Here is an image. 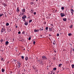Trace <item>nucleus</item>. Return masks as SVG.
Returning a JSON list of instances; mask_svg holds the SVG:
<instances>
[{
    "mask_svg": "<svg viewBox=\"0 0 74 74\" xmlns=\"http://www.w3.org/2000/svg\"><path fill=\"white\" fill-rule=\"evenodd\" d=\"M42 58L43 60H47V59H48V58H47V57H45V56H42Z\"/></svg>",
    "mask_w": 74,
    "mask_h": 74,
    "instance_id": "nucleus-1",
    "label": "nucleus"
},
{
    "mask_svg": "<svg viewBox=\"0 0 74 74\" xmlns=\"http://www.w3.org/2000/svg\"><path fill=\"white\" fill-rule=\"evenodd\" d=\"M53 27H51V28H49V32H52L53 31Z\"/></svg>",
    "mask_w": 74,
    "mask_h": 74,
    "instance_id": "nucleus-2",
    "label": "nucleus"
},
{
    "mask_svg": "<svg viewBox=\"0 0 74 74\" xmlns=\"http://www.w3.org/2000/svg\"><path fill=\"white\" fill-rule=\"evenodd\" d=\"M60 15L61 16V17H63V16H65V14H64V13H61Z\"/></svg>",
    "mask_w": 74,
    "mask_h": 74,
    "instance_id": "nucleus-3",
    "label": "nucleus"
},
{
    "mask_svg": "<svg viewBox=\"0 0 74 74\" xmlns=\"http://www.w3.org/2000/svg\"><path fill=\"white\" fill-rule=\"evenodd\" d=\"M21 66V63L18 62V67L19 68Z\"/></svg>",
    "mask_w": 74,
    "mask_h": 74,
    "instance_id": "nucleus-4",
    "label": "nucleus"
},
{
    "mask_svg": "<svg viewBox=\"0 0 74 74\" xmlns=\"http://www.w3.org/2000/svg\"><path fill=\"white\" fill-rule=\"evenodd\" d=\"M71 13L72 14V15H73V12H74V10H73V9H71Z\"/></svg>",
    "mask_w": 74,
    "mask_h": 74,
    "instance_id": "nucleus-5",
    "label": "nucleus"
},
{
    "mask_svg": "<svg viewBox=\"0 0 74 74\" xmlns=\"http://www.w3.org/2000/svg\"><path fill=\"white\" fill-rule=\"evenodd\" d=\"M2 5H4L5 7H7V4L5 3H2Z\"/></svg>",
    "mask_w": 74,
    "mask_h": 74,
    "instance_id": "nucleus-6",
    "label": "nucleus"
},
{
    "mask_svg": "<svg viewBox=\"0 0 74 74\" xmlns=\"http://www.w3.org/2000/svg\"><path fill=\"white\" fill-rule=\"evenodd\" d=\"M4 31H5V29H4V28H2V29L1 30V33H2V32H4Z\"/></svg>",
    "mask_w": 74,
    "mask_h": 74,
    "instance_id": "nucleus-7",
    "label": "nucleus"
},
{
    "mask_svg": "<svg viewBox=\"0 0 74 74\" xmlns=\"http://www.w3.org/2000/svg\"><path fill=\"white\" fill-rule=\"evenodd\" d=\"M16 11L17 12H19V7H18L17 8V10H16Z\"/></svg>",
    "mask_w": 74,
    "mask_h": 74,
    "instance_id": "nucleus-8",
    "label": "nucleus"
},
{
    "mask_svg": "<svg viewBox=\"0 0 74 74\" xmlns=\"http://www.w3.org/2000/svg\"><path fill=\"white\" fill-rule=\"evenodd\" d=\"M26 18V15H24L22 17V19H23Z\"/></svg>",
    "mask_w": 74,
    "mask_h": 74,
    "instance_id": "nucleus-9",
    "label": "nucleus"
},
{
    "mask_svg": "<svg viewBox=\"0 0 74 74\" xmlns=\"http://www.w3.org/2000/svg\"><path fill=\"white\" fill-rule=\"evenodd\" d=\"M21 11L22 12H25V9H23L22 10H21Z\"/></svg>",
    "mask_w": 74,
    "mask_h": 74,
    "instance_id": "nucleus-10",
    "label": "nucleus"
},
{
    "mask_svg": "<svg viewBox=\"0 0 74 74\" xmlns=\"http://www.w3.org/2000/svg\"><path fill=\"white\" fill-rule=\"evenodd\" d=\"M62 19L63 21H67V18H63Z\"/></svg>",
    "mask_w": 74,
    "mask_h": 74,
    "instance_id": "nucleus-11",
    "label": "nucleus"
},
{
    "mask_svg": "<svg viewBox=\"0 0 74 74\" xmlns=\"http://www.w3.org/2000/svg\"><path fill=\"white\" fill-rule=\"evenodd\" d=\"M8 44H9V42H8V41H7L6 42H5V45H8Z\"/></svg>",
    "mask_w": 74,
    "mask_h": 74,
    "instance_id": "nucleus-12",
    "label": "nucleus"
},
{
    "mask_svg": "<svg viewBox=\"0 0 74 74\" xmlns=\"http://www.w3.org/2000/svg\"><path fill=\"white\" fill-rule=\"evenodd\" d=\"M39 30H40V31H41V30H43V27H40V28L39 29Z\"/></svg>",
    "mask_w": 74,
    "mask_h": 74,
    "instance_id": "nucleus-13",
    "label": "nucleus"
},
{
    "mask_svg": "<svg viewBox=\"0 0 74 74\" xmlns=\"http://www.w3.org/2000/svg\"><path fill=\"white\" fill-rule=\"evenodd\" d=\"M40 62L41 63V64H42V65L44 64V62L42 61V60H41Z\"/></svg>",
    "mask_w": 74,
    "mask_h": 74,
    "instance_id": "nucleus-14",
    "label": "nucleus"
},
{
    "mask_svg": "<svg viewBox=\"0 0 74 74\" xmlns=\"http://www.w3.org/2000/svg\"><path fill=\"white\" fill-rule=\"evenodd\" d=\"M53 72V71H50L49 72V74H52V73Z\"/></svg>",
    "mask_w": 74,
    "mask_h": 74,
    "instance_id": "nucleus-15",
    "label": "nucleus"
},
{
    "mask_svg": "<svg viewBox=\"0 0 74 74\" xmlns=\"http://www.w3.org/2000/svg\"><path fill=\"white\" fill-rule=\"evenodd\" d=\"M45 29L47 30V31H48V27H47L45 28Z\"/></svg>",
    "mask_w": 74,
    "mask_h": 74,
    "instance_id": "nucleus-16",
    "label": "nucleus"
},
{
    "mask_svg": "<svg viewBox=\"0 0 74 74\" xmlns=\"http://www.w3.org/2000/svg\"><path fill=\"white\" fill-rule=\"evenodd\" d=\"M72 69H74V64H72L71 65Z\"/></svg>",
    "mask_w": 74,
    "mask_h": 74,
    "instance_id": "nucleus-17",
    "label": "nucleus"
},
{
    "mask_svg": "<svg viewBox=\"0 0 74 74\" xmlns=\"http://www.w3.org/2000/svg\"><path fill=\"white\" fill-rule=\"evenodd\" d=\"M25 60H28V58L27 57H26L25 58Z\"/></svg>",
    "mask_w": 74,
    "mask_h": 74,
    "instance_id": "nucleus-18",
    "label": "nucleus"
},
{
    "mask_svg": "<svg viewBox=\"0 0 74 74\" xmlns=\"http://www.w3.org/2000/svg\"><path fill=\"white\" fill-rule=\"evenodd\" d=\"M62 65V64H59L58 65V67H60V66H61Z\"/></svg>",
    "mask_w": 74,
    "mask_h": 74,
    "instance_id": "nucleus-19",
    "label": "nucleus"
},
{
    "mask_svg": "<svg viewBox=\"0 0 74 74\" xmlns=\"http://www.w3.org/2000/svg\"><path fill=\"white\" fill-rule=\"evenodd\" d=\"M71 35H72V34H71V33H69L68 34V36H71Z\"/></svg>",
    "mask_w": 74,
    "mask_h": 74,
    "instance_id": "nucleus-20",
    "label": "nucleus"
},
{
    "mask_svg": "<svg viewBox=\"0 0 74 74\" xmlns=\"http://www.w3.org/2000/svg\"><path fill=\"white\" fill-rule=\"evenodd\" d=\"M25 25H26V26H27V25H28V23H25Z\"/></svg>",
    "mask_w": 74,
    "mask_h": 74,
    "instance_id": "nucleus-21",
    "label": "nucleus"
},
{
    "mask_svg": "<svg viewBox=\"0 0 74 74\" xmlns=\"http://www.w3.org/2000/svg\"><path fill=\"white\" fill-rule=\"evenodd\" d=\"M2 72H4V71H5L4 70V69H2Z\"/></svg>",
    "mask_w": 74,
    "mask_h": 74,
    "instance_id": "nucleus-22",
    "label": "nucleus"
},
{
    "mask_svg": "<svg viewBox=\"0 0 74 74\" xmlns=\"http://www.w3.org/2000/svg\"><path fill=\"white\" fill-rule=\"evenodd\" d=\"M3 15V14H0V17L2 16Z\"/></svg>",
    "mask_w": 74,
    "mask_h": 74,
    "instance_id": "nucleus-23",
    "label": "nucleus"
},
{
    "mask_svg": "<svg viewBox=\"0 0 74 74\" xmlns=\"http://www.w3.org/2000/svg\"><path fill=\"white\" fill-rule=\"evenodd\" d=\"M22 34H25V31L23 32H22Z\"/></svg>",
    "mask_w": 74,
    "mask_h": 74,
    "instance_id": "nucleus-24",
    "label": "nucleus"
},
{
    "mask_svg": "<svg viewBox=\"0 0 74 74\" xmlns=\"http://www.w3.org/2000/svg\"><path fill=\"white\" fill-rule=\"evenodd\" d=\"M70 27V28H71V29H72V28H73V25H71Z\"/></svg>",
    "mask_w": 74,
    "mask_h": 74,
    "instance_id": "nucleus-25",
    "label": "nucleus"
},
{
    "mask_svg": "<svg viewBox=\"0 0 74 74\" xmlns=\"http://www.w3.org/2000/svg\"><path fill=\"white\" fill-rule=\"evenodd\" d=\"M6 26H9V23H6Z\"/></svg>",
    "mask_w": 74,
    "mask_h": 74,
    "instance_id": "nucleus-26",
    "label": "nucleus"
},
{
    "mask_svg": "<svg viewBox=\"0 0 74 74\" xmlns=\"http://www.w3.org/2000/svg\"><path fill=\"white\" fill-rule=\"evenodd\" d=\"M32 22V20H30L29 21V23L30 22Z\"/></svg>",
    "mask_w": 74,
    "mask_h": 74,
    "instance_id": "nucleus-27",
    "label": "nucleus"
},
{
    "mask_svg": "<svg viewBox=\"0 0 74 74\" xmlns=\"http://www.w3.org/2000/svg\"><path fill=\"white\" fill-rule=\"evenodd\" d=\"M1 61H4V58H2L1 59Z\"/></svg>",
    "mask_w": 74,
    "mask_h": 74,
    "instance_id": "nucleus-28",
    "label": "nucleus"
},
{
    "mask_svg": "<svg viewBox=\"0 0 74 74\" xmlns=\"http://www.w3.org/2000/svg\"><path fill=\"white\" fill-rule=\"evenodd\" d=\"M34 4V2H31V5H32V4Z\"/></svg>",
    "mask_w": 74,
    "mask_h": 74,
    "instance_id": "nucleus-29",
    "label": "nucleus"
},
{
    "mask_svg": "<svg viewBox=\"0 0 74 74\" xmlns=\"http://www.w3.org/2000/svg\"><path fill=\"white\" fill-rule=\"evenodd\" d=\"M30 12H31V13H33V10H31Z\"/></svg>",
    "mask_w": 74,
    "mask_h": 74,
    "instance_id": "nucleus-30",
    "label": "nucleus"
},
{
    "mask_svg": "<svg viewBox=\"0 0 74 74\" xmlns=\"http://www.w3.org/2000/svg\"><path fill=\"white\" fill-rule=\"evenodd\" d=\"M0 41L1 42H3V39H1L0 40Z\"/></svg>",
    "mask_w": 74,
    "mask_h": 74,
    "instance_id": "nucleus-31",
    "label": "nucleus"
},
{
    "mask_svg": "<svg viewBox=\"0 0 74 74\" xmlns=\"http://www.w3.org/2000/svg\"><path fill=\"white\" fill-rule=\"evenodd\" d=\"M46 21H44V22H43V24L44 25H45V24H46Z\"/></svg>",
    "mask_w": 74,
    "mask_h": 74,
    "instance_id": "nucleus-32",
    "label": "nucleus"
},
{
    "mask_svg": "<svg viewBox=\"0 0 74 74\" xmlns=\"http://www.w3.org/2000/svg\"><path fill=\"white\" fill-rule=\"evenodd\" d=\"M53 70H56V68H54L53 69Z\"/></svg>",
    "mask_w": 74,
    "mask_h": 74,
    "instance_id": "nucleus-33",
    "label": "nucleus"
},
{
    "mask_svg": "<svg viewBox=\"0 0 74 74\" xmlns=\"http://www.w3.org/2000/svg\"><path fill=\"white\" fill-rule=\"evenodd\" d=\"M21 58L22 59H24V56H21Z\"/></svg>",
    "mask_w": 74,
    "mask_h": 74,
    "instance_id": "nucleus-34",
    "label": "nucleus"
},
{
    "mask_svg": "<svg viewBox=\"0 0 74 74\" xmlns=\"http://www.w3.org/2000/svg\"><path fill=\"white\" fill-rule=\"evenodd\" d=\"M31 40V38L29 37L28 38V40Z\"/></svg>",
    "mask_w": 74,
    "mask_h": 74,
    "instance_id": "nucleus-35",
    "label": "nucleus"
},
{
    "mask_svg": "<svg viewBox=\"0 0 74 74\" xmlns=\"http://www.w3.org/2000/svg\"><path fill=\"white\" fill-rule=\"evenodd\" d=\"M34 32H37V29H34Z\"/></svg>",
    "mask_w": 74,
    "mask_h": 74,
    "instance_id": "nucleus-36",
    "label": "nucleus"
},
{
    "mask_svg": "<svg viewBox=\"0 0 74 74\" xmlns=\"http://www.w3.org/2000/svg\"><path fill=\"white\" fill-rule=\"evenodd\" d=\"M57 37H59V34H57Z\"/></svg>",
    "mask_w": 74,
    "mask_h": 74,
    "instance_id": "nucleus-37",
    "label": "nucleus"
},
{
    "mask_svg": "<svg viewBox=\"0 0 74 74\" xmlns=\"http://www.w3.org/2000/svg\"><path fill=\"white\" fill-rule=\"evenodd\" d=\"M39 29H37L36 30V32H38L39 31Z\"/></svg>",
    "mask_w": 74,
    "mask_h": 74,
    "instance_id": "nucleus-38",
    "label": "nucleus"
},
{
    "mask_svg": "<svg viewBox=\"0 0 74 74\" xmlns=\"http://www.w3.org/2000/svg\"><path fill=\"white\" fill-rule=\"evenodd\" d=\"M61 9L62 10H64V7H62Z\"/></svg>",
    "mask_w": 74,
    "mask_h": 74,
    "instance_id": "nucleus-39",
    "label": "nucleus"
},
{
    "mask_svg": "<svg viewBox=\"0 0 74 74\" xmlns=\"http://www.w3.org/2000/svg\"><path fill=\"white\" fill-rule=\"evenodd\" d=\"M53 45H55L56 44V43L55 42H53Z\"/></svg>",
    "mask_w": 74,
    "mask_h": 74,
    "instance_id": "nucleus-40",
    "label": "nucleus"
},
{
    "mask_svg": "<svg viewBox=\"0 0 74 74\" xmlns=\"http://www.w3.org/2000/svg\"><path fill=\"white\" fill-rule=\"evenodd\" d=\"M18 34H21V32L19 31V32H18Z\"/></svg>",
    "mask_w": 74,
    "mask_h": 74,
    "instance_id": "nucleus-41",
    "label": "nucleus"
},
{
    "mask_svg": "<svg viewBox=\"0 0 74 74\" xmlns=\"http://www.w3.org/2000/svg\"><path fill=\"white\" fill-rule=\"evenodd\" d=\"M33 44H34V45H35V43H36V42L34 41V42H33Z\"/></svg>",
    "mask_w": 74,
    "mask_h": 74,
    "instance_id": "nucleus-42",
    "label": "nucleus"
},
{
    "mask_svg": "<svg viewBox=\"0 0 74 74\" xmlns=\"http://www.w3.org/2000/svg\"><path fill=\"white\" fill-rule=\"evenodd\" d=\"M34 15H36V12H34Z\"/></svg>",
    "mask_w": 74,
    "mask_h": 74,
    "instance_id": "nucleus-43",
    "label": "nucleus"
},
{
    "mask_svg": "<svg viewBox=\"0 0 74 74\" xmlns=\"http://www.w3.org/2000/svg\"><path fill=\"white\" fill-rule=\"evenodd\" d=\"M14 62H16V61H17V60H16L15 59L14 60Z\"/></svg>",
    "mask_w": 74,
    "mask_h": 74,
    "instance_id": "nucleus-44",
    "label": "nucleus"
},
{
    "mask_svg": "<svg viewBox=\"0 0 74 74\" xmlns=\"http://www.w3.org/2000/svg\"><path fill=\"white\" fill-rule=\"evenodd\" d=\"M51 26H53V24H51Z\"/></svg>",
    "mask_w": 74,
    "mask_h": 74,
    "instance_id": "nucleus-45",
    "label": "nucleus"
},
{
    "mask_svg": "<svg viewBox=\"0 0 74 74\" xmlns=\"http://www.w3.org/2000/svg\"><path fill=\"white\" fill-rule=\"evenodd\" d=\"M23 14H24V13L23 12V13H22L21 14L22 15H23Z\"/></svg>",
    "mask_w": 74,
    "mask_h": 74,
    "instance_id": "nucleus-46",
    "label": "nucleus"
},
{
    "mask_svg": "<svg viewBox=\"0 0 74 74\" xmlns=\"http://www.w3.org/2000/svg\"><path fill=\"white\" fill-rule=\"evenodd\" d=\"M14 40H15V39H14V38H13V42H14Z\"/></svg>",
    "mask_w": 74,
    "mask_h": 74,
    "instance_id": "nucleus-47",
    "label": "nucleus"
},
{
    "mask_svg": "<svg viewBox=\"0 0 74 74\" xmlns=\"http://www.w3.org/2000/svg\"><path fill=\"white\" fill-rule=\"evenodd\" d=\"M49 16H51V14H49Z\"/></svg>",
    "mask_w": 74,
    "mask_h": 74,
    "instance_id": "nucleus-48",
    "label": "nucleus"
},
{
    "mask_svg": "<svg viewBox=\"0 0 74 74\" xmlns=\"http://www.w3.org/2000/svg\"><path fill=\"white\" fill-rule=\"evenodd\" d=\"M16 28H18V26L17 25L16 26Z\"/></svg>",
    "mask_w": 74,
    "mask_h": 74,
    "instance_id": "nucleus-49",
    "label": "nucleus"
},
{
    "mask_svg": "<svg viewBox=\"0 0 74 74\" xmlns=\"http://www.w3.org/2000/svg\"><path fill=\"white\" fill-rule=\"evenodd\" d=\"M23 19V21H26V20H25V19Z\"/></svg>",
    "mask_w": 74,
    "mask_h": 74,
    "instance_id": "nucleus-50",
    "label": "nucleus"
},
{
    "mask_svg": "<svg viewBox=\"0 0 74 74\" xmlns=\"http://www.w3.org/2000/svg\"><path fill=\"white\" fill-rule=\"evenodd\" d=\"M49 37H51V35H50V34H49Z\"/></svg>",
    "mask_w": 74,
    "mask_h": 74,
    "instance_id": "nucleus-51",
    "label": "nucleus"
},
{
    "mask_svg": "<svg viewBox=\"0 0 74 74\" xmlns=\"http://www.w3.org/2000/svg\"><path fill=\"white\" fill-rule=\"evenodd\" d=\"M53 42H55V40H54Z\"/></svg>",
    "mask_w": 74,
    "mask_h": 74,
    "instance_id": "nucleus-52",
    "label": "nucleus"
},
{
    "mask_svg": "<svg viewBox=\"0 0 74 74\" xmlns=\"http://www.w3.org/2000/svg\"><path fill=\"white\" fill-rule=\"evenodd\" d=\"M63 34L62 33H61L60 34Z\"/></svg>",
    "mask_w": 74,
    "mask_h": 74,
    "instance_id": "nucleus-53",
    "label": "nucleus"
},
{
    "mask_svg": "<svg viewBox=\"0 0 74 74\" xmlns=\"http://www.w3.org/2000/svg\"><path fill=\"white\" fill-rule=\"evenodd\" d=\"M22 74H25V73H22Z\"/></svg>",
    "mask_w": 74,
    "mask_h": 74,
    "instance_id": "nucleus-54",
    "label": "nucleus"
},
{
    "mask_svg": "<svg viewBox=\"0 0 74 74\" xmlns=\"http://www.w3.org/2000/svg\"><path fill=\"white\" fill-rule=\"evenodd\" d=\"M30 18V17H28L27 18Z\"/></svg>",
    "mask_w": 74,
    "mask_h": 74,
    "instance_id": "nucleus-55",
    "label": "nucleus"
},
{
    "mask_svg": "<svg viewBox=\"0 0 74 74\" xmlns=\"http://www.w3.org/2000/svg\"><path fill=\"white\" fill-rule=\"evenodd\" d=\"M53 74H55V73H53Z\"/></svg>",
    "mask_w": 74,
    "mask_h": 74,
    "instance_id": "nucleus-56",
    "label": "nucleus"
},
{
    "mask_svg": "<svg viewBox=\"0 0 74 74\" xmlns=\"http://www.w3.org/2000/svg\"><path fill=\"white\" fill-rule=\"evenodd\" d=\"M59 73V71H58V72H57V73Z\"/></svg>",
    "mask_w": 74,
    "mask_h": 74,
    "instance_id": "nucleus-57",
    "label": "nucleus"
},
{
    "mask_svg": "<svg viewBox=\"0 0 74 74\" xmlns=\"http://www.w3.org/2000/svg\"><path fill=\"white\" fill-rule=\"evenodd\" d=\"M5 33H6L5 30Z\"/></svg>",
    "mask_w": 74,
    "mask_h": 74,
    "instance_id": "nucleus-58",
    "label": "nucleus"
},
{
    "mask_svg": "<svg viewBox=\"0 0 74 74\" xmlns=\"http://www.w3.org/2000/svg\"><path fill=\"white\" fill-rule=\"evenodd\" d=\"M54 52H56V51H55Z\"/></svg>",
    "mask_w": 74,
    "mask_h": 74,
    "instance_id": "nucleus-59",
    "label": "nucleus"
},
{
    "mask_svg": "<svg viewBox=\"0 0 74 74\" xmlns=\"http://www.w3.org/2000/svg\"><path fill=\"white\" fill-rule=\"evenodd\" d=\"M39 61L40 62V60H39Z\"/></svg>",
    "mask_w": 74,
    "mask_h": 74,
    "instance_id": "nucleus-60",
    "label": "nucleus"
},
{
    "mask_svg": "<svg viewBox=\"0 0 74 74\" xmlns=\"http://www.w3.org/2000/svg\"><path fill=\"white\" fill-rule=\"evenodd\" d=\"M40 37H42V35H41Z\"/></svg>",
    "mask_w": 74,
    "mask_h": 74,
    "instance_id": "nucleus-61",
    "label": "nucleus"
},
{
    "mask_svg": "<svg viewBox=\"0 0 74 74\" xmlns=\"http://www.w3.org/2000/svg\"><path fill=\"white\" fill-rule=\"evenodd\" d=\"M5 16H6V17H7V16L5 15Z\"/></svg>",
    "mask_w": 74,
    "mask_h": 74,
    "instance_id": "nucleus-62",
    "label": "nucleus"
},
{
    "mask_svg": "<svg viewBox=\"0 0 74 74\" xmlns=\"http://www.w3.org/2000/svg\"><path fill=\"white\" fill-rule=\"evenodd\" d=\"M16 22H18V20L16 21Z\"/></svg>",
    "mask_w": 74,
    "mask_h": 74,
    "instance_id": "nucleus-63",
    "label": "nucleus"
},
{
    "mask_svg": "<svg viewBox=\"0 0 74 74\" xmlns=\"http://www.w3.org/2000/svg\"><path fill=\"white\" fill-rule=\"evenodd\" d=\"M71 45V44H70Z\"/></svg>",
    "mask_w": 74,
    "mask_h": 74,
    "instance_id": "nucleus-64",
    "label": "nucleus"
}]
</instances>
